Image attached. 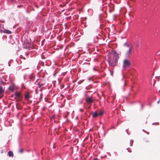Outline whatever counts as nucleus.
<instances>
[{
  "label": "nucleus",
  "instance_id": "f257e3e1",
  "mask_svg": "<svg viewBox=\"0 0 160 160\" xmlns=\"http://www.w3.org/2000/svg\"><path fill=\"white\" fill-rule=\"evenodd\" d=\"M119 58L118 54L115 52H114L110 55L108 58V61L110 65L114 66L117 65Z\"/></svg>",
  "mask_w": 160,
  "mask_h": 160
},
{
  "label": "nucleus",
  "instance_id": "f03ea898",
  "mask_svg": "<svg viewBox=\"0 0 160 160\" xmlns=\"http://www.w3.org/2000/svg\"><path fill=\"white\" fill-rule=\"evenodd\" d=\"M15 95V98L17 101H20L21 100L22 96L20 92H16Z\"/></svg>",
  "mask_w": 160,
  "mask_h": 160
},
{
  "label": "nucleus",
  "instance_id": "7ed1b4c3",
  "mask_svg": "<svg viewBox=\"0 0 160 160\" xmlns=\"http://www.w3.org/2000/svg\"><path fill=\"white\" fill-rule=\"evenodd\" d=\"M131 65L130 62L127 60H124L123 61V67L124 68L129 67Z\"/></svg>",
  "mask_w": 160,
  "mask_h": 160
},
{
  "label": "nucleus",
  "instance_id": "20e7f679",
  "mask_svg": "<svg viewBox=\"0 0 160 160\" xmlns=\"http://www.w3.org/2000/svg\"><path fill=\"white\" fill-rule=\"evenodd\" d=\"M125 45L128 48V50L127 52V55H128L131 53L132 46L131 45L129 44H126Z\"/></svg>",
  "mask_w": 160,
  "mask_h": 160
},
{
  "label": "nucleus",
  "instance_id": "39448f33",
  "mask_svg": "<svg viewBox=\"0 0 160 160\" xmlns=\"http://www.w3.org/2000/svg\"><path fill=\"white\" fill-rule=\"evenodd\" d=\"M4 91L2 87H0V99L3 96Z\"/></svg>",
  "mask_w": 160,
  "mask_h": 160
},
{
  "label": "nucleus",
  "instance_id": "423d86ee",
  "mask_svg": "<svg viewBox=\"0 0 160 160\" xmlns=\"http://www.w3.org/2000/svg\"><path fill=\"white\" fill-rule=\"evenodd\" d=\"M86 101L88 103H91L93 102V100L91 98H89L86 99Z\"/></svg>",
  "mask_w": 160,
  "mask_h": 160
},
{
  "label": "nucleus",
  "instance_id": "0eeeda50",
  "mask_svg": "<svg viewBox=\"0 0 160 160\" xmlns=\"http://www.w3.org/2000/svg\"><path fill=\"white\" fill-rule=\"evenodd\" d=\"M98 115V113L97 112H95L93 114V118H96L97 117Z\"/></svg>",
  "mask_w": 160,
  "mask_h": 160
},
{
  "label": "nucleus",
  "instance_id": "6e6552de",
  "mask_svg": "<svg viewBox=\"0 0 160 160\" xmlns=\"http://www.w3.org/2000/svg\"><path fill=\"white\" fill-rule=\"evenodd\" d=\"M8 154L9 156L10 157L12 156L13 155V152L11 151H9L8 152Z\"/></svg>",
  "mask_w": 160,
  "mask_h": 160
},
{
  "label": "nucleus",
  "instance_id": "1a4fd4ad",
  "mask_svg": "<svg viewBox=\"0 0 160 160\" xmlns=\"http://www.w3.org/2000/svg\"><path fill=\"white\" fill-rule=\"evenodd\" d=\"M25 98L26 99H28L30 98V96L28 93H27L25 96Z\"/></svg>",
  "mask_w": 160,
  "mask_h": 160
},
{
  "label": "nucleus",
  "instance_id": "9d476101",
  "mask_svg": "<svg viewBox=\"0 0 160 160\" xmlns=\"http://www.w3.org/2000/svg\"><path fill=\"white\" fill-rule=\"evenodd\" d=\"M4 32L5 33L10 34L11 32L9 30H6L4 31Z\"/></svg>",
  "mask_w": 160,
  "mask_h": 160
},
{
  "label": "nucleus",
  "instance_id": "9b49d317",
  "mask_svg": "<svg viewBox=\"0 0 160 160\" xmlns=\"http://www.w3.org/2000/svg\"><path fill=\"white\" fill-rule=\"evenodd\" d=\"M103 113V112L102 111H101L98 114V115L99 116L102 115Z\"/></svg>",
  "mask_w": 160,
  "mask_h": 160
},
{
  "label": "nucleus",
  "instance_id": "f8f14e48",
  "mask_svg": "<svg viewBox=\"0 0 160 160\" xmlns=\"http://www.w3.org/2000/svg\"><path fill=\"white\" fill-rule=\"evenodd\" d=\"M22 151H23V150L22 149H21L19 150V152L21 153V152H22Z\"/></svg>",
  "mask_w": 160,
  "mask_h": 160
},
{
  "label": "nucleus",
  "instance_id": "ddd939ff",
  "mask_svg": "<svg viewBox=\"0 0 160 160\" xmlns=\"http://www.w3.org/2000/svg\"><path fill=\"white\" fill-rule=\"evenodd\" d=\"M80 111L81 112H82L83 111V110L82 109H80Z\"/></svg>",
  "mask_w": 160,
  "mask_h": 160
},
{
  "label": "nucleus",
  "instance_id": "4468645a",
  "mask_svg": "<svg viewBox=\"0 0 160 160\" xmlns=\"http://www.w3.org/2000/svg\"><path fill=\"white\" fill-rule=\"evenodd\" d=\"M93 160H98V159L96 158H95Z\"/></svg>",
  "mask_w": 160,
  "mask_h": 160
}]
</instances>
